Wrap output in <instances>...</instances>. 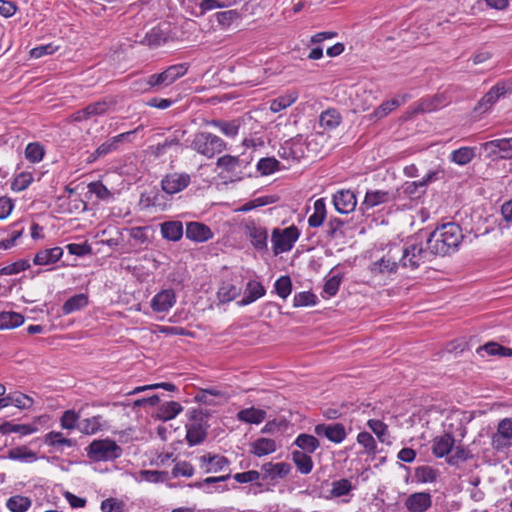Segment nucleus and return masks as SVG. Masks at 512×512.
I'll return each mask as SVG.
<instances>
[{
    "label": "nucleus",
    "mask_w": 512,
    "mask_h": 512,
    "mask_svg": "<svg viewBox=\"0 0 512 512\" xmlns=\"http://www.w3.org/2000/svg\"><path fill=\"white\" fill-rule=\"evenodd\" d=\"M33 181V176L29 172H22L14 179L11 184V188L14 191L25 190Z\"/></svg>",
    "instance_id": "63"
},
{
    "label": "nucleus",
    "mask_w": 512,
    "mask_h": 512,
    "mask_svg": "<svg viewBox=\"0 0 512 512\" xmlns=\"http://www.w3.org/2000/svg\"><path fill=\"white\" fill-rule=\"evenodd\" d=\"M276 443L273 439L259 438L252 443V453L258 457L271 454L276 451Z\"/></svg>",
    "instance_id": "43"
},
{
    "label": "nucleus",
    "mask_w": 512,
    "mask_h": 512,
    "mask_svg": "<svg viewBox=\"0 0 512 512\" xmlns=\"http://www.w3.org/2000/svg\"><path fill=\"white\" fill-rule=\"evenodd\" d=\"M189 69L187 63H180L169 66L161 73L152 74V83L155 84L157 92L161 89L170 86L179 78L184 76Z\"/></svg>",
    "instance_id": "9"
},
{
    "label": "nucleus",
    "mask_w": 512,
    "mask_h": 512,
    "mask_svg": "<svg viewBox=\"0 0 512 512\" xmlns=\"http://www.w3.org/2000/svg\"><path fill=\"white\" fill-rule=\"evenodd\" d=\"M327 216L326 203L323 198L317 199L313 204V213L308 218V225L318 228L323 225Z\"/></svg>",
    "instance_id": "32"
},
{
    "label": "nucleus",
    "mask_w": 512,
    "mask_h": 512,
    "mask_svg": "<svg viewBox=\"0 0 512 512\" xmlns=\"http://www.w3.org/2000/svg\"><path fill=\"white\" fill-rule=\"evenodd\" d=\"M217 167L226 171L227 173H242V168H244L249 161L246 159H241L238 156L224 155L219 157L217 160Z\"/></svg>",
    "instance_id": "22"
},
{
    "label": "nucleus",
    "mask_w": 512,
    "mask_h": 512,
    "mask_svg": "<svg viewBox=\"0 0 512 512\" xmlns=\"http://www.w3.org/2000/svg\"><path fill=\"white\" fill-rule=\"evenodd\" d=\"M407 95H402L400 97L393 98L391 100L383 102L377 109H375L373 115L376 119H381L387 116L394 109L404 104L407 100Z\"/></svg>",
    "instance_id": "39"
},
{
    "label": "nucleus",
    "mask_w": 512,
    "mask_h": 512,
    "mask_svg": "<svg viewBox=\"0 0 512 512\" xmlns=\"http://www.w3.org/2000/svg\"><path fill=\"white\" fill-rule=\"evenodd\" d=\"M162 237L169 241H178L183 236V225L180 221H166L160 225Z\"/></svg>",
    "instance_id": "31"
},
{
    "label": "nucleus",
    "mask_w": 512,
    "mask_h": 512,
    "mask_svg": "<svg viewBox=\"0 0 512 512\" xmlns=\"http://www.w3.org/2000/svg\"><path fill=\"white\" fill-rule=\"evenodd\" d=\"M183 408L180 403L176 401H169L163 403L157 411V418L163 422L174 419L182 412Z\"/></svg>",
    "instance_id": "36"
},
{
    "label": "nucleus",
    "mask_w": 512,
    "mask_h": 512,
    "mask_svg": "<svg viewBox=\"0 0 512 512\" xmlns=\"http://www.w3.org/2000/svg\"><path fill=\"white\" fill-rule=\"evenodd\" d=\"M44 154V147L38 142L29 143L25 149V157L32 163L40 162Z\"/></svg>",
    "instance_id": "53"
},
{
    "label": "nucleus",
    "mask_w": 512,
    "mask_h": 512,
    "mask_svg": "<svg viewBox=\"0 0 512 512\" xmlns=\"http://www.w3.org/2000/svg\"><path fill=\"white\" fill-rule=\"evenodd\" d=\"M242 230L251 246L259 253L268 251V230L259 221L248 218L242 222Z\"/></svg>",
    "instance_id": "6"
},
{
    "label": "nucleus",
    "mask_w": 512,
    "mask_h": 512,
    "mask_svg": "<svg viewBox=\"0 0 512 512\" xmlns=\"http://www.w3.org/2000/svg\"><path fill=\"white\" fill-rule=\"evenodd\" d=\"M242 288L229 282H224L218 290L221 302H230L240 295Z\"/></svg>",
    "instance_id": "47"
},
{
    "label": "nucleus",
    "mask_w": 512,
    "mask_h": 512,
    "mask_svg": "<svg viewBox=\"0 0 512 512\" xmlns=\"http://www.w3.org/2000/svg\"><path fill=\"white\" fill-rule=\"evenodd\" d=\"M89 459L99 461H113L122 455V448L109 438L92 441L86 448Z\"/></svg>",
    "instance_id": "5"
},
{
    "label": "nucleus",
    "mask_w": 512,
    "mask_h": 512,
    "mask_svg": "<svg viewBox=\"0 0 512 512\" xmlns=\"http://www.w3.org/2000/svg\"><path fill=\"white\" fill-rule=\"evenodd\" d=\"M317 300V296L314 293L303 291L294 295L293 304L295 307L314 306Z\"/></svg>",
    "instance_id": "55"
},
{
    "label": "nucleus",
    "mask_w": 512,
    "mask_h": 512,
    "mask_svg": "<svg viewBox=\"0 0 512 512\" xmlns=\"http://www.w3.org/2000/svg\"><path fill=\"white\" fill-rule=\"evenodd\" d=\"M176 302V295L172 289L158 292L151 300V308L155 312H166Z\"/></svg>",
    "instance_id": "21"
},
{
    "label": "nucleus",
    "mask_w": 512,
    "mask_h": 512,
    "mask_svg": "<svg viewBox=\"0 0 512 512\" xmlns=\"http://www.w3.org/2000/svg\"><path fill=\"white\" fill-rule=\"evenodd\" d=\"M475 150V147H460L450 153L449 160L457 165L464 166L474 159Z\"/></svg>",
    "instance_id": "35"
},
{
    "label": "nucleus",
    "mask_w": 512,
    "mask_h": 512,
    "mask_svg": "<svg viewBox=\"0 0 512 512\" xmlns=\"http://www.w3.org/2000/svg\"><path fill=\"white\" fill-rule=\"evenodd\" d=\"M454 444L455 439L449 433L436 437L433 440L432 453L438 458L447 456L452 451Z\"/></svg>",
    "instance_id": "25"
},
{
    "label": "nucleus",
    "mask_w": 512,
    "mask_h": 512,
    "mask_svg": "<svg viewBox=\"0 0 512 512\" xmlns=\"http://www.w3.org/2000/svg\"><path fill=\"white\" fill-rule=\"evenodd\" d=\"M279 169V161L274 157L261 158L257 163V170L261 175H269Z\"/></svg>",
    "instance_id": "56"
},
{
    "label": "nucleus",
    "mask_w": 512,
    "mask_h": 512,
    "mask_svg": "<svg viewBox=\"0 0 512 512\" xmlns=\"http://www.w3.org/2000/svg\"><path fill=\"white\" fill-rule=\"evenodd\" d=\"M24 322V317L17 312L3 311L0 312V329H13L19 327Z\"/></svg>",
    "instance_id": "42"
},
{
    "label": "nucleus",
    "mask_w": 512,
    "mask_h": 512,
    "mask_svg": "<svg viewBox=\"0 0 512 512\" xmlns=\"http://www.w3.org/2000/svg\"><path fill=\"white\" fill-rule=\"evenodd\" d=\"M125 503L116 498H107L101 502L102 512H124Z\"/></svg>",
    "instance_id": "64"
},
{
    "label": "nucleus",
    "mask_w": 512,
    "mask_h": 512,
    "mask_svg": "<svg viewBox=\"0 0 512 512\" xmlns=\"http://www.w3.org/2000/svg\"><path fill=\"white\" fill-rule=\"evenodd\" d=\"M63 255L61 247L46 248L38 251L34 256L33 263L39 266L55 264Z\"/></svg>",
    "instance_id": "23"
},
{
    "label": "nucleus",
    "mask_w": 512,
    "mask_h": 512,
    "mask_svg": "<svg viewBox=\"0 0 512 512\" xmlns=\"http://www.w3.org/2000/svg\"><path fill=\"white\" fill-rule=\"evenodd\" d=\"M358 444L364 447L365 453L368 455H376L377 453V444L373 436L366 431L360 432L357 435Z\"/></svg>",
    "instance_id": "52"
},
{
    "label": "nucleus",
    "mask_w": 512,
    "mask_h": 512,
    "mask_svg": "<svg viewBox=\"0 0 512 512\" xmlns=\"http://www.w3.org/2000/svg\"><path fill=\"white\" fill-rule=\"evenodd\" d=\"M404 505L409 512H425L432 505V496L428 492H415L406 498Z\"/></svg>",
    "instance_id": "19"
},
{
    "label": "nucleus",
    "mask_w": 512,
    "mask_h": 512,
    "mask_svg": "<svg viewBox=\"0 0 512 512\" xmlns=\"http://www.w3.org/2000/svg\"><path fill=\"white\" fill-rule=\"evenodd\" d=\"M44 443L48 446L63 450V447H73L76 445L74 439L66 438L61 432L51 431L44 437Z\"/></svg>",
    "instance_id": "34"
},
{
    "label": "nucleus",
    "mask_w": 512,
    "mask_h": 512,
    "mask_svg": "<svg viewBox=\"0 0 512 512\" xmlns=\"http://www.w3.org/2000/svg\"><path fill=\"white\" fill-rule=\"evenodd\" d=\"M400 261L402 268L416 270L421 265L431 261L432 253L423 247L422 243H406L400 246Z\"/></svg>",
    "instance_id": "3"
},
{
    "label": "nucleus",
    "mask_w": 512,
    "mask_h": 512,
    "mask_svg": "<svg viewBox=\"0 0 512 512\" xmlns=\"http://www.w3.org/2000/svg\"><path fill=\"white\" fill-rule=\"evenodd\" d=\"M482 149L486 152V157L491 160H511L512 137L487 141L482 144Z\"/></svg>",
    "instance_id": "10"
},
{
    "label": "nucleus",
    "mask_w": 512,
    "mask_h": 512,
    "mask_svg": "<svg viewBox=\"0 0 512 512\" xmlns=\"http://www.w3.org/2000/svg\"><path fill=\"white\" fill-rule=\"evenodd\" d=\"M294 445H296L300 451L312 454L320 447V442L315 436L302 433L296 437Z\"/></svg>",
    "instance_id": "37"
},
{
    "label": "nucleus",
    "mask_w": 512,
    "mask_h": 512,
    "mask_svg": "<svg viewBox=\"0 0 512 512\" xmlns=\"http://www.w3.org/2000/svg\"><path fill=\"white\" fill-rule=\"evenodd\" d=\"M7 458L25 463H32L38 459L37 454L30 450L27 446H18L9 449L7 451Z\"/></svg>",
    "instance_id": "33"
},
{
    "label": "nucleus",
    "mask_w": 512,
    "mask_h": 512,
    "mask_svg": "<svg viewBox=\"0 0 512 512\" xmlns=\"http://www.w3.org/2000/svg\"><path fill=\"white\" fill-rule=\"evenodd\" d=\"M30 268V263L26 259H20L14 263L8 264L0 269V275H14Z\"/></svg>",
    "instance_id": "58"
},
{
    "label": "nucleus",
    "mask_w": 512,
    "mask_h": 512,
    "mask_svg": "<svg viewBox=\"0 0 512 512\" xmlns=\"http://www.w3.org/2000/svg\"><path fill=\"white\" fill-rule=\"evenodd\" d=\"M88 305V296L80 293L70 297L62 306L64 315L71 314L75 311L81 310Z\"/></svg>",
    "instance_id": "41"
},
{
    "label": "nucleus",
    "mask_w": 512,
    "mask_h": 512,
    "mask_svg": "<svg viewBox=\"0 0 512 512\" xmlns=\"http://www.w3.org/2000/svg\"><path fill=\"white\" fill-rule=\"evenodd\" d=\"M200 468L205 473H218L228 470L230 461L222 455L206 453L198 458Z\"/></svg>",
    "instance_id": "15"
},
{
    "label": "nucleus",
    "mask_w": 512,
    "mask_h": 512,
    "mask_svg": "<svg viewBox=\"0 0 512 512\" xmlns=\"http://www.w3.org/2000/svg\"><path fill=\"white\" fill-rule=\"evenodd\" d=\"M118 149V145L116 144V141L112 138L108 139L104 143H102L94 153L90 156V161H95L99 157H103L115 150Z\"/></svg>",
    "instance_id": "59"
},
{
    "label": "nucleus",
    "mask_w": 512,
    "mask_h": 512,
    "mask_svg": "<svg viewBox=\"0 0 512 512\" xmlns=\"http://www.w3.org/2000/svg\"><path fill=\"white\" fill-rule=\"evenodd\" d=\"M291 459L301 474L307 475L313 470L314 463L310 454L294 450L291 452Z\"/></svg>",
    "instance_id": "28"
},
{
    "label": "nucleus",
    "mask_w": 512,
    "mask_h": 512,
    "mask_svg": "<svg viewBox=\"0 0 512 512\" xmlns=\"http://www.w3.org/2000/svg\"><path fill=\"white\" fill-rule=\"evenodd\" d=\"M403 193L410 198H418L426 192L420 181L405 182L402 186Z\"/></svg>",
    "instance_id": "60"
},
{
    "label": "nucleus",
    "mask_w": 512,
    "mask_h": 512,
    "mask_svg": "<svg viewBox=\"0 0 512 512\" xmlns=\"http://www.w3.org/2000/svg\"><path fill=\"white\" fill-rule=\"evenodd\" d=\"M300 232L294 225L285 229L274 228L271 234L272 248L275 255L291 250L298 240Z\"/></svg>",
    "instance_id": "7"
},
{
    "label": "nucleus",
    "mask_w": 512,
    "mask_h": 512,
    "mask_svg": "<svg viewBox=\"0 0 512 512\" xmlns=\"http://www.w3.org/2000/svg\"><path fill=\"white\" fill-rule=\"evenodd\" d=\"M396 200V195L388 190H367L364 200L361 203L362 211L370 210L381 204H386Z\"/></svg>",
    "instance_id": "13"
},
{
    "label": "nucleus",
    "mask_w": 512,
    "mask_h": 512,
    "mask_svg": "<svg viewBox=\"0 0 512 512\" xmlns=\"http://www.w3.org/2000/svg\"><path fill=\"white\" fill-rule=\"evenodd\" d=\"M277 295L286 299L292 291V282L289 276H281L274 284Z\"/></svg>",
    "instance_id": "57"
},
{
    "label": "nucleus",
    "mask_w": 512,
    "mask_h": 512,
    "mask_svg": "<svg viewBox=\"0 0 512 512\" xmlns=\"http://www.w3.org/2000/svg\"><path fill=\"white\" fill-rule=\"evenodd\" d=\"M463 239L461 227L454 222H449L433 230L426 244L433 256H446L457 252Z\"/></svg>",
    "instance_id": "1"
},
{
    "label": "nucleus",
    "mask_w": 512,
    "mask_h": 512,
    "mask_svg": "<svg viewBox=\"0 0 512 512\" xmlns=\"http://www.w3.org/2000/svg\"><path fill=\"white\" fill-rule=\"evenodd\" d=\"M1 402L5 407L14 405L20 409H30L34 404V400L30 396L18 391L8 394Z\"/></svg>",
    "instance_id": "27"
},
{
    "label": "nucleus",
    "mask_w": 512,
    "mask_h": 512,
    "mask_svg": "<svg viewBox=\"0 0 512 512\" xmlns=\"http://www.w3.org/2000/svg\"><path fill=\"white\" fill-rule=\"evenodd\" d=\"M185 235L195 242H206L213 238L210 227L200 222H189L186 225Z\"/></svg>",
    "instance_id": "20"
},
{
    "label": "nucleus",
    "mask_w": 512,
    "mask_h": 512,
    "mask_svg": "<svg viewBox=\"0 0 512 512\" xmlns=\"http://www.w3.org/2000/svg\"><path fill=\"white\" fill-rule=\"evenodd\" d=\"M167 34L159 27L152 28L146 33L141 43L149 46L150 48L159 47L167 42Z\"/></svg>",
    "instance_id": "38"
},
{
    "label": "nucleus",
    "mask_w": 512,
    "mask_h": 512,
    "mask_svg": "<svg viewBox=\"0 0 512 512\" xmlns=\"http://www.w3.org/2000/svg\"><path fill=\"white\" fill-rule=\"evenodd\" d=\"M352 489L353 486L350 480L342 478L331 483V489L324 497L327 499L342 497L349 494Z\"/></svg>",
    "instance_id": "40"
},
{
    "label": "nucleus",
    "mask_w": 512,
    "mask_h": 512,
    "mask_svg": "<svg viewBox=\"0 0 512 512\" xmlns=\"http://www.w3.org/2000/svg\"><path fill=\"white\" fill-rule=\"evenodd\" d=\"M266 411L263 409L250 407L240 410L237 413V419L248 424H260L266 418Z\"/></svg>",
    "instance_id": "29"
},
{
    "label": "nucleus",
    "mask_w": 512,
    "mask_h": 512,
    "mask_svg": "<svg viewBox=\"0 0 512 512\" xmlns=\"http://www.w3.org/2000/svg\"><path fill=\"white\" fill-rule=\"evenodd\" d=\"M190 147L207 158H213L226 149V143L219 136L203 131L194 135Z\"/></svg>",
    "instance_id": "4"
},
{
    "label": "nucleus",
    "mask_w": 512,
    "mask_h": 512,
    "mask_svg": "<svg viewBox=\"0 0 512 512\" xmlns=\"http://www.w3.org/2000/svg\"><path fill=\"white\" fill-rule=\"evenodd\" d=\"M298 99L296 92H289L285 95L273 99L270 103V110L273 113H278L287 107L291 106Z\"/></svg>",
    "instance_id": "45"
},
{
    "label": "nucleus",
    "mask_w": 512,
    "mask_h": 512,
    "mask_svg": "<svg viewBox=\"0 0 512 512\" xmlns=\"http://www.w3.org/2000/svg\"><path fill=\"white\" fill-rule=\"evenodd\" d=\"M210 413L208 410L191 409L188 411V421L186 428V441L189 446L199 445L207 437L208 418Z\"/></svg>",
    "instance_id": "2"
},
{
    "label": "nucleus",
    "mask_w": 512,
    "mask_h": 512,
    "mask_svg": "<svg viewBox=\"0 0 512 512\" xmlns=\"http://www.w3.org/2000/svg\"><path fill=\"white\" fill-rule=\"evenodd\" d=\"M265 293H266V290H265L264 286L260 282L254 281V280H250L246 284V289H245V292H244V296L238 302V305L245 306V305L251 304L254 301H256L257 299H259L262 296H264Z\"/></svg>",
    "instance_id": "24"
},
{
    "label": "nucleus",
    "mask_w": 512,
    "mask_h": 512,
    "mask_svg": "<svg viewBox=\"0 0 512 512\" xmlns=\"http://www.w3.org/2000/svg\"><path fill=\"white\" fill-rule=\"evenodd\" d=\"M345 222L338 217H330L326 225V236L329 239H336L344 235L343 226Z\"/></svg>",
    "instance_id": "49"
},
{
    "label": "nucleus",
    "mask_w": 512,
    "mask_h": 512,
    "mask_svg": "<svg viewBox=\"0 0 512 512\" xmlns=\"http://www.w3.org/2000/svg\"><path fill=\"white\" fill-rule=\"evenodd\" d=\"M117 101L114 97L108 96L86 106L91 117L101 116L114 109Z\"/></svg>",
    "instance_id": "30"
},
{
    "label": "nucleus",
    "mask_w": 512,
    "mask_h": 512,
    "mask_svg": "<svg viewBox=\"0 0 512 512\" xmlns=\"http://www.w3.org/2000/svg\"><path fill=\"white\" fill-rule=\"evenodd\" d=\"M191 182V177L187 173L173 172L166 174L161 180L162 190L173 195L183 191Z\"/></svg>",
    "instance_id": "12"
},
{
    "label": "nucleus",
    "mask_w": 512,
    "mask_h": 512,
    "mask_svg": "<svg viewBox=\"0 0 512 512\" xmlns=\"http://www.w3.org/2000/svg\"><path fill=\"white\" fill-rule=\"evenodd\" d=\"M215 18L221 26H229L235 20L240 18V13L235 9H231L222 12H217L215 14Z\"/></svg>",
    "instance_id": "62"
},
{
    "label": "nucleus",
    "mask_w": 512,
    "mask_h": 512,
    "mask_svg": "<svg viewBox=\"0 0 512 512\" xmlns=\"http://www.w3.org/2000/svg\"><path fill=\"white\" fill-rule=\"evenodd\" d=\"M491 445L497 452H505L512 447V418H504L498 423Z\"/></svg>",
    "instance_id": "11"
},
{
    "label": "nucleus",
    "mask_w": 512,
    "mask_h": 512,
    "mask_svg": "<svg viewBox=\"0 0 512 512\" xmlns=\"http://www.w3.org/2000/svg\"><path fill=\"white\" fill-rule=\"evenodd\" d=\"M79 417V413H76L74 410H66L60 418L61 427L68 430L75 429L78 427Z\"/></svg>",
    "instance_id": "61"
},
{
    "label": "nucleus",
    "mask_w": 512,
    "mask_h": 512,
    "mask_svg": "<svg viewBox=\"0 0 512 512\" xmlns=\"http://www.w3.org/2000/svg\"><path fill=\"white\" fill-rule=\"evenodd\" d=\"M314 433L320 437L324 436L336 444L343 442L347 436L345 427L341 423L317 424L314 427Z\"/></svg>",
    "instance_id": "17"
},
{
    "label": "nucleus",
    "mask_w": 512,
    "mask_h": 512,
    "mask_svg": "<svg viewBox=\"0 0 512 512\" xmlns=\"http://www.w3.org/2000/svg\"><path fill=\"white\" fill-rule=\"evenodd\" d=\"M4 433H19L20 435H30L37 431V427L31 424H12L5 423L0 428Z\"/></svg>",
    "instance_id": "50"
},
{
    "label": "nucleus",
    "mask_w": 512,
    "mask_h": 512,
    "mask_svg": "<svg viewBox=\"0 0 512 512\" xmlns=\"http://www.w3.org/2000/svg\"><path fill=\"white\" fill-rule=\"evenodd\" d=\"M400 254V245H391L381 259L371 264V272L382 275L396 273L398 268L401 267Z\"/></svg>",
    "instance_id": "8"
},
{
    "label": "nucleus",
    "mask_w": 512,
    "mask_h": 512,
    "mask_svg": "<svg viewBox=\"0 0 512 512\" xmlns=\"http://www.w3.org/2000/svg\"><path fill=\"white\" fill-rule=\"evenodd\" d=\"M280 157L284 159H300L303 156V149L300 139H290L279 149Z\"/></svg>",
    "instance_id": "26"
},
{
    "label": "nucleus",
    "mask_w": 512,
    "mask_h": 512,
    "mask_svg": "<svg viewBox=\"0 0 512 512\" xmlns=\"http://www.w3.org/2000/svg\"><path fill=\"white\" fill-rule=\"evenodd\" d=\"M511 90L512 85L506 84L504 82L497 83L481 98L476 109L482 112L489 110L500 97L506 95L508 92H511Z\"/></svg>",
    "instance_id": "16"
},
{
    "label": "nucleus",
    "mask_w": 512,
    "mask_h": 512,
    "mask_svg": "<svg viewBox=\"0 0 512 512\" xmlns=\"http://www.w3.org/2000/svg\"><path fill=\"white\" fill-rule=\"evenodd\" d=\"M319 123L325 129H335L341 123V115L336 109H327L321 113Z\"/></svg>",
    "instance_id": "44"
},
{
    "label": "nucleus",
    "mask_w": 512,
    "mask_h": 512,
    "mask_svg": "<svg viewBox=\"0 0 512 512\" xmlns=\"http://www.w3.org/2000/svg\"><path fill=\"white\" fill-rule=\"evenodd\" d=\"M291 470L292 467L289 463L268 462L263 464L261 467V478L263 481H276L277 479L286 478L290 474Z\"/></svg>",
    "instance_id": "18"
},
{
    "label": "nucleus",
    "mask_w": 512,
    "mask_h": 512,
    "mask_svg": "<svg viewBox=\"0 0 512 512\" xmlns=\"http://www.w3.org/2000/svg\"><path fill=\"white\" fill-rule=\"evenodd\" d=\"M438 474L439 472L437 469L428 465L419 466L415 469V478L420 483L435 482Z\"/></svg>",
    "instance_id": "48"
},
{
    "label": "nucleus",
    "mask_w": 512,
    "mask_h": 512,
    "mask_svg": "<svg viewBox=\"0 0 512 512\" xmlns=\"http://www.w3.org/2000/svg\"><path fill=\"white\" fill-rule=\"evenodd\" d=\"M367 425L377 436L380 442L385 443L387 441L389 432L388 426L384 422L376 419H370L368 420Z\"/></svg>",
    "instance_id": "54"
},
{
    "label": "nucleus",
    "mask_w": 512,
    "mask_h": 512,
    "mask_svg": "<svg viewBox=\"0 0 512 512\" xmlns=\"http://www.w3.org/2000/svg\"><path fill=\"white\" fill-rule=\"evenodd\" d=\"M333 205L341 214H349L353 212L357 205V198L355 193L350 189L338 190L333 195Z\"/></svg>",
    "instance_id": "14"
},
{
    "label": "nucleus",
    "mask_w": 512,
    "mask_h": 512,
    "mask_svg": "<svg viewBox=\"0 0 512 512\" xmlns=\"http://www.w3.org/2000/svg\"><path fill=\"white\" fill-rule=\"evenodd\" d=\"M101 417L100 416H93L91 418H86L82 420L78 424L79 430L87 435L95 434L101 429Z\"/></svg>",
    "instance_id": "51"
},
{
    "label": "nucleus",
    "mask_w": 512,
    "mask_h": 512,
    "mask_svg": "<svg viewBox=\"0 0 512 512\" xmlns=\"http://www.w3.org/2000/svg\"><path fill=\"white\" fill-rule=\"evenodd\" d=\"M31 505V499L22 495L12 496L6 501V507L11 512H26Z\"/></svg>",
    "instance_id": "46"
}]
</instances>
